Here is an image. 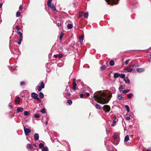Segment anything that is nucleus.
<instances>
[{"label": "nucleus", "instance_id": "nucleus-11", "mask_svg": "<svg viewBox=\"0 0 151 151\" xmlns=\"http://www.w3.org/2000/svg\"><path fill=\"white\" fill-rule=\"evenodd\" d=\"M118 99L119 100L123 101L124 100V98L122 96L121 94H119L117 96Z\"/></svg>", "mask_w": 151, "mask_h": 151}, {"label": "nucleus", "instance_id": "nucleus-36", "mask_svg": "<svg viewBox=\"0 0 151 151\" xmlns=\"http://www.w3.org/2000/svg\"><path fill=\"white\" fill-rule=\"evenodd\" d=\"M40 112L42 114H45L46 113L45 109H43L40 111Z\"/></svg>", "mask_w": 151, "mask_h": 151}, {"label": "nucleus", "instance_id": "nucleus-48", "mask_svg": "<svg viewBox=\"0 0 151 151\" xmlns=\"http://www.w3.org/2000/svg\"><path fill=\"white\" fill-rule=\"evenodd\" d=\"M114 140H115V142H116V143H117L119 141V137L117 138V139H115Z\"/></svg>", "mask_w": 151, "mask_h": 151}, {"label": "nucleus", "instance_id": "nucleus-3", "mask_svg": "<svg viewBox=\"0 0 151 151\" xmlns=\"http://www.w3.org/2000/svg\"><path fill=\"white\" fill-rule=\"evenodd\" d=\"M111 108L108 105H104L103 108V109L105 112H109Z\"/></svg>", "mask_w": 151, "mask_h": 151}, {"label": "nucleus", "instance_id": "nucleus-47", "mask_svg": "<svg viewBox=\"0 0 151 151\" xmlns=\"http://www.w3.org/2000/svg\"><path fill=\"white\" fill-rule=\"evenodd\" d=\"M19 9L20 10H22L23 9V6H22V5H20L19 7Z\"/></svg>", "mask_w": 151, "mask_h": 151}, {"label": "nucleus", "instance_id": "nucleus-61", "mask_svg": "<svg viewBox=\"0 0 151 151\" xmlns=\"http://www.w3.org/2000/svg\"><path fill=\"white\" fill-rule=\"evenodd\" d=\"M90 95V94L89 93H88L87 94V96H89Z\"/></svg>", "mask_w": 151, "mask_h": 151}, {"label": "nucleus", "instance_id": "nucleus-5", "mask_svg": "<svg viewBox=\"0 0 151 151\" xmlns=\"http://www.w3.org/2000/svg\"><path fill=\"white\" fill-rule=\"evenodd\" d=\"M70 90V91H72L71 90V88L70 86L67 87L65 90V93L68 96H70V92H68V91Z\"/></svg>", "mask_w": 151, "mask_h": 151}, {"label": "nucleus", "instance_id": "nucleus-28", "mask_svg": "<svg viewBox=\"0 0 151 151\" xmlns=\"http://www.w3.org/2000/svg\"><path fill=\"white\" fill-rule=\"evenodd\" d=\"M52 0H48L47 2V6H50Z\"/></svg>", "mask_w": 151, "mask_h": 151}, {"label": "nucleus", "instance_id": "nucleus-26", "mask_svg": "<svg viewBox=\"0 0 151 151\" xmlns=\"http://www.w3.org/2000/svg\"><path fill=\"white\" fill-rule=\"evenodd\" d=\"M137 70L138 72L139 73L143 71L144 70L143 68H137Z\"/></svg>", "mask_w": 151, "mask_h": 151}, {"label": "nucleus", "instance_id": "nucleus-4", "mask_svg": "<svg viewBox=\"0 0 151 151\" xmlns=\"http://www.w3.org/2000/svg\"><path fill=\"white\" fill-rule=\"evenodd\" d=\"M37 89L39 91H40L42 88H45V84L43 82L40 83V85L37 86Z\"/></svg>", "mask_w": 151, "mask_h": 151}, {"label": "nucleus", "instance_id": "nucleus-31", "mask_svg": "<svg viewBox=\"0 0 151 151\" xmlns=\"http://www.w3.org/2000/svg\"><path fill=\"white\" fill-rule=\"evenodd\" d=\"M125 108L126 109V110L128 112H129V107L127 105H125Z\"/></svg>", "mask_w": 151, "mask_h": 151}, {"label": "nucleus", "instance_id": "nucleus-44", "mask_svg": "<svg viewBox=\"0 0 151 151\" xmlns=\"http://www.w3.org/2000/svg\"><path fill=\"white\" fill-rule=\"evenodd\" d=\"M42 150V151H47V148L46 147H44Z\"/></svg>", "mask_w": 151, "mask_h": 151}, {"label": "nucleus", "instance_id": "nucleus-40", "mask_svg": "<svg viewBox=\"0 0 151 151\" xmlns=\"http://www.w3.org/2000/svg\"><path fill=\"white\" fill-rule=\"evenodd\" d=\"M133 96V94L132 93H130L129 95H127V97L129 98H130L132 97V96Z\"/></svg>", "mask_w": 151, "mask_h": 151}, {"label": "nucleus", "instance_id": "nucleus-30", "mask_svg": "<svg viewBox=\"0 0 151 151\" xmlns=\"http://www.w3.org/2000/svg\"><path fill=\"white\" fill-rule=\"evenodd\" d=\"M67 27L69 29H71L72 27V25L71 24H69L67 25Z\"/></svg>", "mask_w": 151, "mask_h": 151}, {"label": "nucleus", "instance_id": "nucleus-13", "mask_svg": "<svg viewBox=\"0 0 151 151\" xmlns=\"http://www.w3.org/2000/svg\"><path fill=\"white\" fill-rule=\"evenodd\" d=\"M48 7H50L52 10H53L54 11H56V9L54 6V5L53 4H51L50 5V6H48Z\"/></svg>", "mask_w": 151, "mask_h": 151}, {"label": "nucleus", "instance_id": "nucleus-52", "mask_svg": "<svg viewBox=\"0 0 151 151\" xmlns=\"http://www.w3.org/2000/svg\"><path fill=\"white\" fill-rule=\"evenodd\" d=\"M16 29H17V30H19L20 29V28L18 26H17L16 27Z\"/></svg>", "mask_w": 151, "mask_h": 151}, {"label": "nucleus", "instance_id": "nucleus-63", "mask_svg": "<svg viewBox=\"0 0 151 151\" xmlns=\"http://www.w3.org/2000/svg\"><path fill=\"white\" fill-rule=\"evenodd\" d=\"M116 116H114V120H115V119H116Z\"/></svg>", "mask_w": 151, "mask_h": 151}, {"label": "nucleus", "instance_id": "nucleus-21", "mask_svg": "<svg viewBox=\"0 0 151 151\" xmlns=\"http://www.w3.org/2000/svg\"><path fill=\"white\" fill-rule=\"evenodd\" d=\"M83 36H80L79 37V42L81 43H82L83 42Z\"/></svg>", "mask_w": 151, "mask_h": 151}, {"label": "nucleus", "instance_id": "nucleus-10", "mask_svg": "<svg viewBox=\"0 0 151 151\" xmlns=\"http://www.w3.org/2000/svg\"><path fill=\"white\" fill-rule=\"evenodd\" d=\"M27 147L28 150H31L33 148V146L31 144H28L27 145Z\"/></svg>", "mask_w": 151, "mask_h": 151}, {"label": "nucleus", "instance_id": "nucleus-45", "mask_svg": "<svg viewBox=\"0 0 151 151\" xmlns=\"http://www.w3.org/2000/svg\"><path fill=\"white\" fill-rule=\"evenodd\" d=\"M130 59H128V60H126L125 61V64L126 65H127L129 63V61H130Z\"/></svg>", "mask_w": 151, "mask_h": 151}, {"label": "nucleus", "instance_id": "nucleus-29", "mask_svg": "<svg viewBox=\"0 0 151 151\" xmlns=\"http://www.w3.org/2000/svg\"><path fill=\"white\" fill-rule=\"evenodd\" d=\"M84 12H81L79 13V17L81 18L82 16L83 15Z\"/></svg>", "mask_w": 151, "mask_h": 151}, {"label": "nucleus", "instance_id": "nucleus-55", "mask_svg": "<svg viewBox=\"0 0 151 151\" xmlns=\"http://www.w3.org/2000/svg\"><path fill=\"white\" fill-rule=\"evenodd\" d=\"M9 106L11 109H12V106L11 105H9Z\"/></svg>", "mask_w": 151, "mask_h": 151}, {"label": "nucleus", "instance_id": "nucleus-34", "mask_svg": "<svg viewBox=\"0 0 151 151\" xmlns=\"http://www.w3.org/2000/svg\"><path fill=\"white\" fill-rule=\"evenodd\" d=\"M39 147L40 148L44 147V145L42 143H40L39 145Z\"/></svg>", "mask_w": 151, "mask_h": 151}, {"label": "nucleus", "instance_id": "nucleus-33", "mask_svg": "<svg viewBox=\"0 0 151 151\" xmlns=\"http://www.w3.org/2000/svg\"><path fill=\"white\" fill-rule=\"evenodd\" d=\"M20 14H21L20 12H19V11L17 12L16 13V17H19L20 15Z\"/></svg>", "mask_w": 151, "mask_h": 151}, {"label": "nucleus", "instance_id": "nucleus-49", "mask_svg": "<svg viewBox=\"0 0 151 151\" xmlns=\"http://www.w3.org/2000/svg\"><path fill=\"white\" fill-rule=\"evenodd\" d=\"M125 119L127 120H130L131 118L129 116H127L125 118Z\"/></svg>", "mask_w": 151, "mask_h": 151}, {"label": "nucleus", "instance_id": "nucleus-51", "mask_svg": "<svg viewBox=\"0 0 151 151\" xmlns=\"http://www.w3.org/2000/svg\"><path fill=\"white\" fill-rule=\"evenodd\" d=\"M17 34H18L19 35V36L22 35V33L21 32L19 31H17Z\"/></svg>", "mask_w": 151, "mask_h": 151}, {"label": "nucleus", "instance_id": "nucleus-7", "mask_svg": "<svg viewBox=\"0 0 151 151\" xmlns=\"http://www.w3.org/2000/svg\"><path fill=\"white\" fill-rule=\"evenodd\" d=\"M24 130L25 134L26 135H27L29 133H30L31 132V129H29L24 127Z\"/></svg>", "mask_w": 151, "mask_h": 151}, {"label": "nucleus", "instance_id": "nucleus-20", "mask_svg": "<svg viewBox=\"0 0 151 151\" xmlns=\"http://www.w3.org/2000/svg\"><path fill=\"white\" fill-rule=\"evenodd\" d=\"M64 35V33L63 32H61L59 37V39L60 41H61L62 38Z\"/></svg>", "mask_w": 151, "mask_h": 151}, {"label": "nucleus", "instance_id": "nucleus-38", "mask_svg": "<svg viewBox=\"0 0 151 151\" xmlns=\"http://www.w3.org/2000/svg\"><path fill=\"white\" fill-rule=\"evenodd\" d=\"M34 116L36 118H38L40 117V116L39 114H35Z\"/></svg>", "mask_w": 151, "mask_h": 151}, {"label": "nucleus", "instance_id": "nucleus-35", "mask_svg": "<svg viewBox=\"0 0 151 151\" xmlns=\"http://www.w3.org/2000/svg\"><path fill=\"white\" fill-rule=\"evenodd\" d=\"M123 89V86L122 85H121L120 86H119V91L120 92L122 91Z\"/></svg>", "mask_w": 151, "mask_h": 151}, {"label": "nucleus", "instance_id": "nucleus-23", "mask_svg": "<svg viewBox=\"0 0 151 151\" xmlns=\"http://www.w3.org/2000/svg\"><path fill=\"white\" fill-rule=\"evenodd\" d=\"M95 106L97 109H101V107L99 104H96Z\"/></svg>", "mask_w": 151, "mask_h": 151}, {"label": "nucleus", "instance_id": "nucleus-64", "mask_svg": "<svg viewBox=\"0 0 151 151\" xmlns=\"http://www.w3.org/2000/svg\"><path fill=\"white\" fill-rule=\"evenodd\" d=\"M85 151H90V150H85Z\"/></svg>", "mask_w": 151, "mask_h": 151}, {"label": "nucleus", "instance_id": "nucleus-2", "mask_svg": "<svg viewBox=\"0 0 151 151\" xmlns=\"http://www.w3.org/2000/svg\"><path fill=\"white\" fill-rule=\"evenodd\" d=\"M107 3L109 5H113L114 4H117L119 0H105Z\"/></svg>", "mask_w": 151, "mask_h": 151}, {"label": "nucleus", "instance_id": "nucleus-46", "mask_svg": "<svg viewBox=\"0 0 151 151\" xmlns=\"http://www.w3.org/2000/svg\"><path fill=\"white\" fill-rule=\"evenodd\" d=\"M36 99H37V101L40 103L42 101L41 100V99H40V98H38V97H37Z\"/></svg>", "mask_w": 151, "mask_h": 151}, {"label": "nucleus", "instance_id": "nucleus-14", "mask_svg": "<svg viewBox=\"0 0 151 151\" xmlns=\"http://www.w3.org/2000/svg\"><path fill=\"white\" fill-rule=\"evenodd\" d=\"M124 80L126 83L129 84L130 83V81L128 77H126L124 79Z\"/></svg>", "mask_w": 151, "mask_h": 151}, {"label": "nucleus", "instance_id": "nucleus-17", "mask_svg": "<svg viewBox=\"0 0 151 151\" xmlns=\"http://www.w3.org/2000/svg\"><path fill=\"white\" fill-rule=\"evenodd\" d=\"M63 55L62 54H56L54 55V56L55 58L59 57L60 58H61L63 57Z\"/></svg>", "mask_w": 151, "mask_h": 151}, {"label": "nucleus", "instance_id": "nucleus-62", "mask_svg": "<svg viewBox=\"0 0 151 151\" xmlns=\"http://www.w3.org/2000/svg\"><path fill=\"white\" fill-rule=\"evenodd\" d=\"M19 37L23 38L22 35L19 36Z\"/></svg>", "mask_w": 151, "mask_h": 151}, {"label": "nucleus", "instance_id": "nucleus-9", "mask_svg": "<svg viewBox=\"0 0 151 151\" xmlns=\"http://www.w3.org/2000/svg\"><path fill=\"white\" fill-rule=\"evenodd\" d=\"M20 98L19 97H16L15 98V102L17 104H19L20 103Z\"/></svg>", "mask_w": 151, "mask_h": 151}, {"label": "nucleus", "instance_id": "nucleus-50", "mask_svg": "<svg viewBox=\"0 0 151 151\" xmlns=\"http://www.w3.org/2000/svg\"><path fill=\"white\" fill-rule=\"evenodd\" d=\"M25 84V83L23 81H22L20 83V85L21 86H22V85H24Z\"/></svg>", "mask_w": 151, "mask_h": 151}, {"label": "nucleus", "instance_id": "nucleus-6", "mask_svg": "<svg viewBox=\"0 0 151 151\" xmlns=\"http://www.w3.org/2000/svg\"><path fill=\"white\" fill-rule=\"evenodd\" d=\"M124 71H127V72L134 73L136 71L135 70L129 68H124Z\"/></svg>", "mask_w": 151, "mask_h": 151}, {"label": "nucleus", "instance_id": "nucleus-32", "mask_svg": "<svg viewBox=\"0 0 151 151\" xmlns=\"http://www.w3.org/2000/svg\"><path fill=\"white\" fill-rule=\"evenodd\" d=\"M130 91V89L124 90L123 91V92L124 93H127L129 92Z\"/></svg>", "mask_w": 151, "mask_h": 151}, {"label": "nucleus", "instance_id": "nucleus-57", "mask_svg": "<svg viewBox=\"0 0 151 151\" xmlns=\"http://www.w3.org/2000/svg\"><path fill=\"white\" fill-rule=\"evenodd\" d=\"M23 39V38L19 37V40L22 41Z\"/></svg>", "mask_w": 151, "mask_h": 151}, {"label": "nucleus", "instance_id": "nucleus-22", "mask_svg": "<svg viewBox=\"0 0 151 151\" xmlns=\"http://www.w3.org/2000/svg\"><path fill=\"white\" fill-rule=\"evenodd\" d=\"M88 15V12L84 13V12L83 16L85 18H87Z\"/></svg>", "mask_w": 151, "mask_h": 151}, {"label": "nucleus", "instance_id": "nucleus-12", "mask_svg": "<svg viewBox=\"0 0 151 151\" xmlns=\"http://www.w3.org/2000/svg\"><path fill=\"white\" fill-rule=\"evenodd\" d=\"M34 139L35 141L39 139V135L37 133H35L34 135Z\"/></svg>", "mask_w": 151, "mask_h": 151}, {"label": "nucleus", "instance_id": "nucleus-8", "mask_svg": "<svg viewBox=\"0 0 151 151\" xmlns=\"http://www.w3.org/2000/svg\"><path fill=\"white\" fill-rule=\"evenodd\" d=\"M31 96L33 99H36L38 97V95L35 93H31Z\"/></svg>", "mask_w": 151, "mask_h": 151}, {"label": "nucleus", "instance_id": "nucleus-19", "mask_svg": "<svg viewBox=\"0 0 151 151\" xmlns=\"http://www.w3.org/2000/svg\"><path fill=\"white\" fill-rule=\"evenodd\" d=\"M109 65L111 66H113L114 65V62L113 60H111L109 63Z\"/></svg>", "mask_w": 151, "mask_h": 151}, {"label": "nucleus", "instance_id": "nucleus-59", "mask_svg": "<svg viewBox=\"0 0 151 151\" xmlns=\"http://www.w3.org/2000/svg\"><path fill=\"white\" fill-rule=\"evenodd\" d=\"M58 25L59 26H60L61 25V23H58Z\"/></svg>", "mask_w": 151, "mask_h": 151}, {"label": "nucleus", "instance_id": "nucleus-42", "mask_svg": "<svg viewBox=\"0 0 151 151\" xmlns=\"http://www.w3.org/2000/svg\"><path fill=\"white\" fill-rule=\"evenodd\" d=\"M119 137L118 136H117L116 134H115L114 135V139H117V138Z\"/></svg>", "mask_w": 151, "mask_h": 151}, {"label": "nucleus", "instance_id": "nucleus-16", "mask_svg": "<svg viewBox=\"0 0 151 151\" xmlns=\"http://www.w3.org/2000/svg\"><path fill=\"white\" fill-rule=\"evenodd\" d=\"M120 76V74L118 73H114V77L115 78H116L118 77H119Z\"/></svg>", "mask_w": 151, "mask_h": 151}, {"label": "nucleus", "instance_id": "nucleus-15", "mask_svg": "<svg viewBox=\"0 0 151 151\" xmlns=\"http://www.w3.org/2000/svg\"><path fill=\"white\" fill-rule=\"evenodd\" d=\"M23 110V109L21 107H19L17 109V112L19 113V112H22Z\"/></svg>", "mask_w": 151, "mask_h": 151}, {"label": "nucleus", "instance_id": "nucleus-58", "mask_svg": "<svg viewBox=\"0 0 151 151\" xmlns=\"http://www.w3.org/2000/svg\"><path fill=\"white\" fill-rule=\"evenodd\" d=\"M2 4L1 3H0V8H1L2 7Z\"/></svg>", "mask_w": 151, "mask_h": 151}, {"label": "nucleus", "instance_id": "nucleus-1", "mask_svg": "<svg viewBox=\"0 0 151 151\" xmlns=\"http://www.w3.org/2000/svg\"><path fill=\"white\" fill-rule=\"evenodd\" d=\"M112 96L111 94L108 96L104 92L101 91H97L93 95V97L95 101L101 104H107L110 100L109 98Z\"/></svg>", "mask_w": 151, "mask_h": 151}, {"label": "nucleus", "instance_id": "nucleus-60", "mask_svg": "<svg viewBox=\"0 0 151 151\" xmlns=\"http://www.w3.org/2000/svg\"><path fill=\"white\" fill-rule=\"evenodd\" d=\"M146 151H151V150L150 149H148L146 150Z\"/></svg>", "mask_w": 151, "mask_h": 151}, {"label": "nucleus", "instance_id": "nucleus-27", "mask_svg": "<svg viewBox=\"0 0 151 151\" xmlns=\"http://www.w3.org/2000/svg\"><path fill=\"white\" fill-rule=\"evenodd\" d=\"M39 96L40 99H42L44 97V95L42 92H40V93Z\"/></svg>", "mask_w": 151, "mask_h": 151}, {"label": "nucleus", "instance_id": "nucleus-39", "mask_svg": "<svg viewBox=\"0 0 151 151\" xmlns=\"http://www.w3.org/2000/svg\"><path fill=\"white\" fill-rule=\"evenodd\" d=\"M125 75L123 74H121V75L120 74V76L119 77L121 78H125Z\"/></svg>", "mask_w": 151, "mask_h": 151}, {"label": "nucleus", "instance_id": "nucleus-41", "mask_svg": "<svg viewBox=\"0 0 151 151\" xmlns=\"http://www.w3.org/2000/svg\"><path fill=\"white\" fill-rule=\"evenodd\" d=\"M116 123V121L114 120L113 122V124H111V126L114 127V124Z\"/></svg>", "mask_w": 151, "mask_h": 151}, {"label": "nucleus", "instance_id": "nucleus-18", "mask_svg": "<svg viewBox=\"0 0 151 151\" xmlns=\"http://www.w3.org/2000/svg\"><path fill=\"white\" fill-rule=\"evenodd\" d=\"M77 86V84L76 83H73V89L74 91L76 92V86Z\"/></svg>", "mask_w": 151, "mask_h": 151}, {"label": "nucleus", "instance_id": "nucleus-43", "mask_svg": "<svg viewBox=\"0 0 151 151\" xmlns=\"http://www.w3.org/2000/svg\"><path fill=\"white\" fill-rule=\"evenodd\" d=\"M24 114L25 116H27L29 114V112L27 111H25L24 112Z\"/></svg>", "mask_w": 151, "mask_h": 151}, {"label": "nucleus", "instance_id": "nucleus-24", "mask_svg": "<svg viewBox=\"0 0 151 151\" xmlns=\"http://www.w3.org/2000/svg\"><path fill=\"white\" fill-rule=\"evenodd\" d=\"M129 140V137L128 135H126L125 137L124 141V142H127Z\"/></svg>", "mask_w": 151, "mask_h": 151}, {"label": "nucleus", "instance_id": "nucleus-25", "mask_svg": "<svg viewBox=\"0 0 151 151\" xmlns=\"http://www.w3.org/2000/svg\"><path fill=\"white\" fill-rule=\"evenodd\" d=\"M107 66H106L104 65L101 67L100 69L101 70H105Z\"/></svg>", "mask_w": 151, "mask_h": 151}, {"label": "nucleus", "instance_id": "nucleus-56", "mask_svg": "<svg viewBox=\"0 0 151 151\" xmlns=\"http://www.w3.org/2000/svg\"><path fill=\"white\" fill-rule=\"evenodd\" d=\"M76 79L75 78H74L73 79V83H76Z\"/></svg>", "mask_w": 151, "mask_h": 151}, {"label": "nucleus", "instance_id": "nucleus-37", "mask_svg": "<svg viewBox=\"0 0 151 151\" xmlns=\"http://www.w3.org/2000/svg\"><path fill=\"white\" fill-rule=\"evenodd\" d=\"M67 103L69 105H71L72 103V101L71 100H69L67 101Z\"/></svg>", "mask_w": 151, "mask_h": 151}, {"label": "nucleus", "instance_id": "nucleus-53", "mask_svg": "<svg viewBox=\"0 0 151 151\" xmlns=\"http://www.w3.org/2000/svg\"><path fill=\"white\" fill-rule=\"evenodd\" d=\"M22 41L18 40V45H20L21 43V41Z\"/></svg>", "mask_w": 151, "mask_h": 151}, {"label": "nucleus", "instance_id": "nucleus-54", "mask_svg": "<svg viewBox=\"0 0 151 151\" xmlns=\"http://www.w3.org/2000/svg\"><path fill=\"white\" fill-rule=\"evenodd\" d=\"M83 96V93H81L80 95V97L81 98H82Z\"/></svg>", "mask_w": 151, "mask_h": 151}]
</instances>
